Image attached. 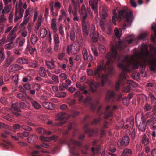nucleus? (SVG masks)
<instances>
[{
    "label": "nucleus",
    "mask_w": 156,
    "mask_h": 156,
    "mask_svg": "<svg viewBox=\"0 0 156 156\" xmlns=\"http://www.w3.org/2000/svg\"><path fill=\"white\" fill-rule=\"evenodd\" d=\"M136 55L140 57V62L138 60L133 62L131 60L127 59L126 58V63L124 64L123 63H120L118 64V67L122 71L129 72L133 69H138L139 65L142 68H145L148 64L150 66V68L151 71L155 70L156 68V58L152 59L151 56L148 51L143 53L142 56H140L138 52H136Z\"/></svg>",
    "instance_id": "f257e3e1"
},
{
    "label": "nucleus",
    "mask_w": 156,
    "mask_h": 156,
    "mask_svg": "<svg viewBox=\"0 0 156 156\" xmlns=\"http://www.w3.org/2000/svg\"><path fill=\"white\" fill-rule=\"evenodd\" d=\"M108 59L106 63L103 60L100 62L97 67L94 69V71L91 69H88L87 71L88 75H93L97 79L101 80L102 86L108 81V76H112L115 73L112 64L114 62L112 59Z\"/></svg>",
    "instance_id": "f03ea898"
},
{
    "label": "nucleus",
    "mask_w": 156,
    "mask_h": 156,
    "mask_svg": "<svg viewBox=\"0 0 156 156\" xmlns=\"http://www.w3.org/2000/svg\"><path fill=\"white\" fill-rule=\"evenodd\" d=\"M132 15V11L126 7H123L122 9L119 11L118 15L116 13L114 14L112 18L113 23L115 25H116L115 19L118 21L123 20L124 21L123 28L125 29L128 26H130L133 20Z\"/></svg>",
    "instance_id": "7ed1b4c3"
},
{
    "label": "nucleus",
    "mask_w": 156,
    "mask_h": 156,
    "mask_svg": "<svg viewBox=\"0 0 156 156\" xmlns=\"http://www.w3.org/2000/svg\"><path fill=\"white\" fill-rule=\"evenodd\" d=\"M133 42V39H130L126 40L123 41L119 40L118 42H116L115 46L112 45L111 48L112 52L108 53L106 56V59H112L114 62V61H119L120 59V56L118 55L117 50L122 51L123 49L127 47V44H129Z\"/></svg>",
    "instance_id": "20e7f679"
},
{
    "label": "nucleus",
    "mask_w": 156,
    "mask_h": 156,
    "mask_svg": "<svg viewBox=\"0 0 156 156\" xmlns=\"http://www.w3.org/2000/svg\"><path fill=\"white\" fill-rule=\"evenodd\" d=\"M146 120L149 118L146 122V125L152 126L156 124V114L151 113L150 112H147L145 115Z\"/></svg>",
    "instance_id": "39448f33"
},
{
    "label": "nucleus",
    "mask_w": 156,
    "mask_h": 156,
    "mask_svg": "<svg viewBox=\"0 0 156 156\" xmlns=\"http://www.w3.org/2000/svg\"><path fill=\"white\" fill-rule=\"evenodd\" d=\"M107 9L105 6L102 7V12H100L101 20L100 21V25L103 31H105L106 28L105 27V23L106 22V18L108 16Z\"/></svg>",
    "instance_id": "423d86ee"
},
{
    "label": "nucleus",
    "mask_w": 156,
    "mask_h": 156,
    "mask_svg": "<svg viewBox=\"0 0 156 156\" xmlns=\"http://www.w3.org/2000/svg\"><path fill=\"white\" fill-rule=\"evenodd\" d=\"M90 9H86L84 5H83L79 10V13L82 18V23L88 22L87 20L88 13H89Z\"/></svg>",
    "instance_id": "0eeeda50"
},
{
    "label": "nucleus",
    "mask_w": 156,
    "mask_h": 156,
    "mask_svg": "<svg viewBox=\"0 0 156 156\" xmlns=\"http://www.w3.org/2000/svg\"><path fill=\"white\" fill-rule=\"evenodd\" d=\"M101 84L99 82H90L89 85V90H85L83 92V93L85 94H90V91L93 92H96L97 89L99 87Z\"/></svg>",
    "instance_id": "6e6552de"
},
{
    "label": "nucleus",
    "mask_w": 156,
    "mask_h": 156,
    "mask_svg": "<svg viewBox=\"0 0 156 156\" xmlns=\"http://www.w3.org/2000/svg\"><path fill=\"white\" fill-rule=\"evenodd\" d=\"M117 108V107L116 106L112 107L108 105L104 114V118L107 119L112 117L113 115V110L116 109Z\"/></svg>",
    "instance_id": "1a4fd4ad"
},
{
    "label": "nucleus",
    "mask_w": 156,
    "mask_h": 156,
    "mask_svg": "<svg viewBox=\"0 0 156 156\" xmlns=\"http://www.w3.org/2000/svg\"><path fill=\"white\" fill-rule=\"evenodd\" d=\"M130 141V139L128 136H126L122 137V139L117 143L118 147L120 149H122L127 146Z\"/></svg>",
    "instance_id": "9d476101"
},
{
    "label": "nucleus",
    "mask_w": 156,
    "mask_h": 156,
    "mask_svg": "<svg viewBox=\"0 0 156 156\" xmlns=\"http://www.w3.org/2000/svg\"><path fill=\"white\" fill-rule=\"evenodd\" d=\"M24 9L23 8L20 6L19 7L18 10L16 8V9L14 20L15 22H16L22 18L24 12Z\"/></svg>",
    "instance_id": "9b49d317"
},
{
    "label": "nucleus",
    "mask_w": 156,
    "mask_h": 156,
    "mask_svg": "<svg viewBox=\"0 0 156 156\" xmlns=\"http://www.w3.org/2000/svg\"><path fill=\"white\" fill-rule=\"evenodd\" d=\"M126 80V75L125 73H122L119 76V81L116 83L115 86V89L116 90H118L121 83L124 84L125 83Z\"/></svg>",
    "instance_id": "f8f14e48"
},
{
    "label": "nucleus",
    "mask_w": 156,
    "mask_h": 156,
    "mask_svg": "<svg viewBox=\"0 0 156 156\" xmlns=\"http://www.w3.org/2000/svg\"><path fill=\"white\" fill-rule=\"evenodd\" d=\"M53 39L54 45V50L55 51H58L59 48V44L60 41L59 37L58 34L57 33H54L53 35Z\"/></svg>",
    "instance_id": "ddd939ff"
},
{
    "label": "nucleus",
    "mask_w": 156,
    "mask_h": 156,
    "mask_svg": "<svg viewBox=\"0 0 156 156\" xmlns=\"http://www.w3.org/2000/svg\"><path fill=\"white\" fill-rule=\"evenodd\" d=\"M115 93L114 91L109 90L107 93L106 100L107 102H113L115 100Z\"/></svg>",
    "instance_id": "4468645a"
},
{
    "label": "nucleus",
    "mask_w": 156,
    "mask_h": 156,
    "mask_svg": "<svg viewBox=\"0 0 156 156\" xmlns=\"http://www.w3.org/2000/svg\"><path fill=\"white\" fill-rule=\"evenodd\" d=\"M82 31L83 35L85 37L88 35L90 28L89 22L82 23Z\"/></svg>",
    "instance_id": "2eb2a0df"
},
{
    "label": "nucleus",
    "mask_w": 156,
    "mask_h": 156,
    "mask_svg": "<svg viewBox=\"0 0 156 156\" xmlns=\"http://www.w3.org/2000/svg\"><path fill=\"white\" fill-rule=\"evenodd\" d=\"M98 0H90L89 1L90 5L91 6L92 9L94 11L96 15L98 14Z\"/></svg>",
    "instance_id": "dca6fc26"
},
{
    "label": "nucleus",
    "mask_w": 156,
    "mask_h": 156,
    "mask_svg": "<svg viewBox=\"0 0 156 156\" xmlns=\"http://www.w3.org/2000/svg\"><path fill=\"white\" fill-rule=\"evenodd\" d=\"M89 123L85 125L84 126V129L86 133H87L89 134V136L91 137L92 136L94 133H95L97 134L98 133V130L96 129L95 130L92 129L88 127Z\"/></svg>",
    "instance_id": "f3484780"
},
{
    "label": "nucleus",
    "mask_w": 156,
    "mask_h": 156,
    "mask_svg": "<svg viewBox=\"0 0 156 156\" xmlns=\"http://www.w3.org/2000/svg\"><path fill=\"white\" fill-rule=\"evenodd\" d=\"M65 113L64 112H60L56 115L57 119L58 120L61 121L57 123V126H61L65 123L66 122L65 121H63L62 120L65 118Z\"/></svg>",
    "instance_id": "a211bd4d"
},
{
    "label": "nucleus",
    "mask_w": 156,
    "mask_h": 156,
    "mask_svg": "<svg viewBox=\"0 0 156 156\" xmlns=\"http://www.w3.org/2000/svg\"><path fill=\"white\" fill-rule=\"evenodd\" d=\"M82 55L84 60H87L90 62L92 60L93 57L91 54L90 53L88 54L86 49L85 48L83 49Z\"/></svg>",
    "instance_id": "6ab92c4d"
},
{
    "label": "nucleus",
    "mask_w": 156,
    "mask_h": 156,
    "mask_svg": "<svg viewBox=\"0 0 156 156\" xmlns=\"http://www.w3.org/2000/svg\"><path fill=\"white\" fill-rule=\"evenodd\" d=\"M91 99L92 98L91 97H87L84 101V103L86 104H89L91 109L92 111H94L96 108L97 105L95 103H92Z\"/></svg>",
    "instance_id": "aec40b11"
},
{
    "label": "nucleus",
    "mask_w": 156,
    "mask_h": 156,
    "mask_svg": "<svg viewBox=\"0 0 156 156\" xmlns=\"http://www.w3.org/2000/svg\"><path fill=\"white\" fill-rule=\"evenodd\" d=\"M11 6L10 5H6L5 6L4 9H3L2 3L0 1V13L4 14L5 13H8L10 9Z\"/></svg>",
    "instance_id": "412c9836"
},
{
    "label": "nucleus",
    "mask_w": 156,
    "mask_h": 156,
    "mask_svg": "<svg viewBox=\"0 0 156 156\" xmlns=\"http://www.w3.org/2000/svg\"><path fill=\"white\" fill-rule=\"evenodd\" d=\"M42 106L44 108L48 109H52L55 107V104L50 102H44Z\"/></svg>",
    "instance_id": "4be33fe9"
},
{
    "label": "nucleus",
    "mask_w": 156,
    "mask_h": 156,
    "mask_svg": "<svg viewBox=\"0 0 156 156\" xmlns=\"http://www.w3.org/2000/svg\"><path fill=\"white\" fill-rule=\"evenodd\" d=\"M55 62V61L53 59H51L50 61H46V64L47 68L51 70L55 68L56 66L54 64Z\"/></svg>",
    "instance_id": "5701e85b"
},
{
    "label": "nucleus",
    "mask_w": 156,
    "mask_h": 156,
    "mask_svg": "<svg viewBox=\"0 0 156 156\" xmlns=\"http://www.w3.org/2000/svg\"><path fill=\"white\" fill-rule=\"evenodd\" d=\"M15 58L13 57H6L4 61V66L5 67H8L14 61Z\"/></svg>",
    "instance_id": "b1692460"
},
{
    "label": "nucleus",
    "mask_w": 156,
    "mask_h": 156,
    "mask_svg": "<svg viewBox=\"0 0 156 156\" xmlns=\"http://www.w3.org/2000/svg\"><path fill=\"white\" fill-rule=\"evenodd\" d=\"M22 69V66L16 64L12 65L9 68V71L10 72L20 70Z\"/></svg>",
    "instance_id": "393cba45"
},
{
    "label": "nucleus",
    "mask_w": 156,
    "mask_h": 156,
    "mask_svg": "<svg viewBox=\"0 0 156 156\" xmlns=\"http://www.w3.org/2000/svg\"><path fill=\"white\" fill-rule=\"evenodd\" d=\"M16 36L17 35L16 33L10 31L7 36V42H14V40Z\"/></svg>",
    "instance_id": "a878e982"
},
{
    "label": "nucleus",
    "mask_w": 156,
    "mask_h": 156,
    "mask_svg": "<svg viewBox=\"0 0 156 156\" xmlns=\"http://www.w3.org/2000/svg\"><path fill=\"white\" fill-rule=\"evenodd\" d=\"M37 140V136L34 134H33L31 136H30L27 138L28 142L32 144H35Z\"/></svg>",
    "instance_id": "bb28decb"
},
{
    "label": "nucleus",
    "mask_w": 156,
    "mask_h": 156,
    "mask_svg": "<svg viewBox=\"0 0 156 156\" xmlns=\"http://www.w3.org/2000/svg\"><path fill=\"white\" fill-rule=\"evenodd\" d=\"M145 118V115L144 116L142 113L139 112L136 114L135 117V120L136 122H137V120H139L140 119L144 122L146 121Z\"/></svg>",
    "instance_id": "cd10ccee"
},
{
    "label": "nucleus",
    "mask_w": 156,
    "mask_h": 156,
    "mask_svg": "<svg viewBox=\"0 0 156 156\" xmlns=\"http://www.w3.org/2000/svg\"><path fill=\"white\" fill-rule=\"evenodd\" d=\"M20 106L22 109H26L29 108L30 104L27 101H24L20 103Z\"/></svg>",
    "instance_id": "c85d7f7f"
},
{
    "label": "nucleus",
    "mask_w": 156,
    "mask_h": 156,
    "mask_svg": "<svg viewBox=\"0 0 156 156\" xmlns=\"http://www.w3.org/2000/svg\"><path fill=\"white\" fill-rule=\"evenodd\" d=\"M71 144H72L73 145V149L76 148V146H80L81 145V143L77 141L74 140L72 139L70 140V143L68 144L69 147H70Z\"/></svg>",
    "instance_id": "c756f323"
},
{
    "label": "nucleus",
    "mask_w": 156,
    "mask_h": 156,
    "mask_svg": "<svg viewBox=\"0 0 156 156\" xmlns=\"http://www.w3.org/2000/svg\"><path fill=\"white\" fill-rule=\"evenodd\" d=\"M20 103H12L11 105V108L12 110H13L14 111H16L18 112L20 111Z\"/></svg>",
    "instance_id": "7c9ffc66"
},
{
    "label": "nucleus",
    "mask_w": 156,
    "mask_h": 156,
    "mask_svg": "<svg viewBox=\"0 0 156 156\" xmlns=\"http://www.w3.org/2000/svg\"><path fill=\"white\" fill-rule=\"evenodd\" d=\"M39 75L42 77H45L47 75L45 69L43 67H41L39 70Z\"/></svg>",
    "instance_id": "2f4dec72"
},
{
    "label": "nucleus",
    "mask_w": 156,
    "mask_h": 156,
    "mask_svg": "<svg viewBox=\"0 0 156 156\" xmlns=\"http://www.w3.org/2000/svg\"><path fill=\"white\" fill-rule=\"evenodd\" d=\"M142 144L145 146H147L149 143L150 142L149 139L146 135L144 134L143 135L142 139Z\"/></svg>",
    "instance_id": "473e14b6"
},
{
    "label": "nucleus",
    "mask_w": 156,
    "mask_h": 156,
    "mask_svg": "<svg viewBox=\"0 0 156 156\" xmlns=\"http://www.w3.org/2000/svg\"><path fill=\"white\" fill-rule=\"evenodd\" d=\"M48 34V33L47 30L45 28H43L41 30L40 35L42 38H44L47 37Z\"/></svg>",
    "instance_id": "72a5a7b5"
},
{
    "label": "nucleus",
    "mask_w": 156,
    "mask_h": 156,
    "mask_svg": "<svg viewBox=\"0 0 156 156\" xmlns=\"http://www.w3.org/2000/svg\"><path fill=\"white\" fill-rule=\"evenodd\" d=\"M132 154V151L131 150L126 148L123 150L122 155V156H129L128 155L126 156V155L127 154L131 155Z\"/></svg>",
    "instance_id": "f704fd0d"
},
{
    "label": "nucleus",
    "mask_w": 156,
    "mask_h": 156,
    "mask_svg": "<svg viewBox=\"0 0 156 156\" xmlns=\"http://www.w3.org/2000/svg\"><path fill=\"white\" fill-rule=\"evenodd\" d=\"M148 97L150 99L152 103L156 104V98L151 92L149 93Z\"/></svg>",
    "instance_id": "c9c22d12"
},
{
    "label": "nucleus",
    "mask_w": 156,
    "mask_h": 156,
    "mask_svg": "<svg viewBox=\"0 0 156 156\" xmlns=\"http://www.w3.org/2000/svg\"><path fill=\"white\" fill-rule=\"evenodd\" d=\"M125 81L127 84H129L130 86L131 85L133 87H136L137 86V84L136 82L131 80H127L126 77Z\"/></svg>",
    "instance_id": "e433bc0d"
},
{
    "label": "nucleus",
    "mask_w": 156,
    "mask_h": 156,
    "mask_svg": "<svg viewBox=\"0 0 156 156\" xmlns=\"http://www.w3.org/2000/svg\"><path fill=\"white\" fill-rule=\"evenodd\" d=\"M30 40L33 44H35L37 41V37L34 34L31 35Z\"/></svg>",
    "instance_id": "4c0bfd02"
},
{
    "label": "nucleus",
    "mask_w": 156,
    "mask_h": 156,
    "mask_svg": "<svg viewBox=\"0 0 156 156\" xmlns=\"http://www.w3.org/2000/svg\"><path fill=\"white\" fill-rule=\"evenodd\" d=\"M100 149V146L98 145L97 146L96 148L92 147L91 148V151L93 154H94L95 153V150L96 151V153L97 154H98L99 153V151Z\"/></svg>",
    "instance_id": "58836bf2"
},
{
    "label": "nucleus",
    "mask_w": 156,
    "mask_h": 156,
    "mask_svg": "<svg viewBox=\"0 0 156 156\" xmlns=\"http://www.w3.org/2000/svg\"><path fill=\"white\" fill-rule=\"evenodd\" d=\"M10 42L7 44L5 46V48L6 49L11 50L14 46V44L13 42L10 41Z\"/></svg>",
    "instance_id": "ea45409f"
},
{
    "label": "nucleus",
    "mask_w": 156,
    "mask_h": 156,
    "mask_svg": "<svg viewBox=\"0 0 156 156\" xmlns=\"http://www.w3.org/2000/svg\"><path fill=\"white\" fill-rule=\"evenodd\" d=\"M66 95V93L64 92H58L56 94V97L59 98L65 97Z\"/></svg>",
    "instance_id": "a19ab883"
},
{
    "label": "nucleus",
    "mask_w": 156,
    "mask_h": 156,
    "mask_svg": "<svg viewBox=\"0 0 156 156\" xmlns=\"http://www.w3.org/2000/svg\"><path fill=\"white\" fill-rule=\"evenodd\" d=\"M32 105L34 108L36 109H38L41 107V106L39 103L35 101L32 102Z\"/></svg>",
    "instance_id": "79ce46f5"
},
{
    "label": "nucleus",
    "mask_w": 156,
    "mask_h": 156,
    "mask_svg": "<svg viewBox=\"0 0 156 156\" xmlns=\"http://www.w3.org/2000/svg\"><path fill=\"white\" fill-rule=\"evenodd\" d=\"M145 122H142V123L141 124V125H140L138 126L139 129L141 131H144L145 130V129L146 128V126L144 123Z\"/></svg>",
    "instance_id": "37998d69"
},
{
    "label": "nucleus",
    "mask_w": 156,
    "mask_h": 156,
    "mask_svg": "<svg viewBox=\"0 0 156 156\" xmlns=\"http://www.w3.org/2000/svg\"><path fill=\"white\" fill-rule=\"evenodd\" d=\"M17 39L18 41L20 40L19 42V46L20 47L22 46L25 41V39L21 37H18Z\"/></svg>",
    "instance_id": "c03bdc74"
},
{
    "label": "nucleus",
    "mask_w": 156,
    "mask_h": 156,
    "mask_svg": "<svg viewBox=\"0 0 156 156\" xmlns=\"http://www.w3.org/2000/svg\"><path fill=\"white\" fill-rule=\"evenodd\" d=\"M27 50L29 51L31 55L33 54L34 52L36 50L35 48H33L31 47L28 45L27 47Z\"/></svg>",
    "instance_id": "a18cd8bd"
},
{
    "label": "nucleus",
    "mask_w": 156,
    "mask_h": 156,
    "mask_svg": "<svg viewBox=\"0 0 156 156\" xmlns=\"http://www.w3.org/2000/svg\"><path fill=\"white\" fill-rule=\"evenodd\" d=\"M22 128L25 131L28 132H30L32 130V129L31 128L28 126L26 124L22 125Z\"/></svg>",
    "instance_id": "49530a36"
},
{
    "label": "nucleus",
    "mask_w": 156,
    "mask_h": 156,
    "mask_svg": "<svg viewBox=\"0 0 156 156\" xmlns=\"http://www.w3.org/2000/svg\"><path fill=\"white\" fill-rule=\"evenodd\" d=\"M114 32L115 36L118 39H119L121 36V32L118 29L115 28L114 30Z\"/></svg>",
    "instance_id": "de8ad7c7"
},
{
    "label": "nucleus",
    "mask_w": 156,
    "mask_h": 156,
    "mask_svg": "<svg viewBox=\"0 0 156 156\" xmlns=\"http://www.w3.org/2000/svg\"><path fill=\"white\" fill-rule=\"evenodd\" d=\"M27 94H23L21 93H19L17 95V97L20 99L24 100L26 99V96Z\"/></svg>",
    "instance_id": "09e8293b"
},
{
    "label": "nucleus",
    "mask_w": 156,
    "mask_h": 156,
    "mask_svg": "<svg viewBox=\"0 0 156 156\" xmlns=\"http://www.w3.org/2000/svg\"><path fill=\"white\" fill-rule=\"evenodd\" d=\"M100 51L103 54L106 52V48L105 46L102 44H100L99 47Z\"/></svg>",
    "instance_id": "8fccbe9b"
},
{
    "label": "nucleus",
    "mask_w": 156,
    "mask_h": 156,
    "mask_svg": "<svg viewBox=\"0 0 156 156\" xmlns=\"http://www.w3.org/2000/svg\"><path fill=\"white\" fill-rule=\"evenodd\" d=\"M101 120V118L99 117L98 118L94 119L91 122V125H96Z\"/></svg>",
    "instance_id": "3c124183"
},
{
    "label": "nucleus",
    "mask_w": 156,
    "mask_h": 156,
    "mask_svg": "<svg viewBox=\"0 0 156 156\" xmlns=\"http://www.w3.org/2000/svg\"><path fill=\"white\" fill-rule=\"evenodd\" d=\"M100 38V35L98 33H96V34L95 36H93L92 39L94 42H96L98 38Z\"/></svg>",
    "instance_id": "603ef678"
},
{
    "label": "nucleus",
    "mask_w": 156,
    "mask_h": 156,
    "mask_svg": "<svg viewBox=\"0 0 156 156\" xmlns=\"http://www.w3.org/2000/svg\"><path fill=\"white\" fill-rule=\"evenodd\" d=\"M18 61L20 62L21 61L22 63L23 64L28 63V59L24 58H19L18 60Z\"/></svg>",
    "instance_id": "864d4df0"
},
{
    "label": "nucleus",
    "mask_w": 156,
    "mask_h": 156,
    "mask_svg": "<svg viewBox=\"0 0 156 156\" xmlns=\"http://www.w3.org/2000/svg\"><path fill=\"white\" fill-rule=\"evenodd\" d=\"M61 7V4L60 2H57L55 3L54 7L55 8L56 10H58Z\"/></svg>",
    "instance_id": "5fc2aeb1"
},
{
    "label": "nucleus",
    "mask_w": 156,
    "mask_h": 156,
    "mask_svg": "<svg viewBox=\"0 0 156 156\" xmlns=\"http://www.w3.org/2000/svg\"><path fill=\"white\" fill-rule=\"evenodd\" d=\"M37 132L41 134H45L46 130L42 128H39L37 129Z\"/></svg>",
    "instance_id": "6e6d98bb"
},
{
    "label": "nucleus",
    "mask_w": 156,
    "mask_h": 156,
    "mask_svg": "<svg viewBox=\"0 0 156 156\" xmlns=\"http://www.w3.org/2000/svg\"><path fill=\"white\" fill-rule=\"evenodd\" d=\"M70 38L72 41H74L75 39V34L73 31H71L70 32Z\"/></svg>",
    "instance_id": "4d7b16f0"
},
{
    "label": "nucleus",
    "mask_w": 156,
    "mask_h": 156,
    "mask_svg": "<svg viewBox=\"0 0 156 156\" xmlns=\"http://www.w3.org/2000/svg\"><path fill=\"white\" fill-rule=\"evenodd\" d=\"M91 49L94 56L96 57L98 56V50L96 48L94 47H92Z\"/></svg>",
    "instance_id": "13d9d810"
},
{
    "label": "nucleus",
    "mask_w": 156,
    "mask_h": 156,
    "mask_svg": "<svg viewBox=\"0 0 156 156\" xmlns=\"http://www.w3.org/2000/svg\"><path fill=\"white\" fill-rule=\"evenodd\" d=\"M18 76L17 74H15L12 78V80L15 83L16 85L18 83Z\"/></svg>",
    "instance_id": "bf43d9fd"
},
{
    "label": "nucleus",
    "mask_w": 156,
    "mask_h": 156,
    "mask_svg": "<svg viewBox=\"0 0 156 156\" xmlns=\"http://www.w3.org/2000/svg\"><path fill=\"white\" fill-rule=\"evenodd\" d=\"M51 27L53 30L54 32L55 33L57 31V30L56 24L54 23H52L51 24Z\"/></svg>",
    "instance_id": "052dcab7"
},
{
    "label": "nucleus",
    "mask_w": 156,
    "mask_h": 156,
    "mask_svg": "<svg viewBox=\"0 0 156 156\" xmlns=\"http://www.w3.org/2000/svg\"><path fill=\"white\" fill-rule=\"evenodd\" d=\"M152 107L150 104L147 103L144 106V109L146 111H149L151 109Z\"/></svg>",
    "instance_id": "680f3d73"
},
{
    "label": "nucleus",
    "mask_w": 156,
    "mask_h": 156,
    "mask_svg": "<svg viewBox=\"0 0 156 156\" xmlns=\"http://www.w3.org/2000/svg\"><path fill=\"white\" fill-rule=\"evenodd\" d=\"M52 79L55 83H58L59 82V79L57 76L53 75L52 77Z\"/></svg>",
    "instance_id": "e2e57ef3"
},
{
    "label": "nucleus",
    "mask_w": 156,
    "mask_h": 156,
    "mask_svg": "<svg viewBox=\"0 0 156 156\" xmlns=\"http://www.w3.org/2000/svg\"><path fill=\"white\" fill-rule=\"evenodd\" d=\"M146 36V33H142L138 37V40H143L144 39Z\"/></svg>",
    "instance_id": "0e129e2a"
},
{
    "label": "nucleus",
    "mask_w": 156,
    "mask_h": 156,
    "mask_svg": "<svg viewBox=\"0 0 156 156\" xmlns=\"http://www.w3.org/2000/svg\"><path fill=\"white\" fill-rule=\"evenodd\" d=\"M59 76L60 78H62L64 80H66L67 79V75L64 73H62L59 75Z\"/></svg>",
    "instance_id": "69168bd1"
},
{
    "label": "nucleus",
    "mask_w": 156,
    "mask_h": 156,
    "mask_svg": "<svg viewBox=\"0 0 156 156\" xmlns=\"http://www.w3.org/2000/svg\"><path fill=\"white\" fill-rule=\"evenodd\" d=\"M155 31L154 33V36L152 35L151 36V39L152 40V41H153V42L155 43H156V30H154Z\"/></svg>",
    "instance_id": "338daca9"
},
{
    "label": "nucleus",
    "mask_w": 156,
    "mask_h": 156,
    "mask_svg": "<svg viewBox=\"0 0 156 156\" xmlns=\"http://www.w3.org/2000/svg\"><path fill=\"white\" fill-rule=\"evenodd\" d=\"M40 152L37 151H34L32 153V156H41L39 155Z\"/></svg>",
    "instance_id": "774afa93"
}]
</instances>
